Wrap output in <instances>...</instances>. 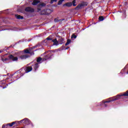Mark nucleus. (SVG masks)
<instances>
[{"mask_svg": "<svg viewBox=\"0 0 128 128\" xmlns=\"http://www.w3.org/2000/svg\"><path fill=\"white\" fill-rule=\"evenodd\" d=\"M8 54H5L2 55L0 56V60L4 62V64H6L8 60H12V62H16L18 60V58L16 56H14L12 54H10L8 57H6Z\"/></svg>", "mask_w": 128, "mask_h": 128, "instance_id": "1", "label": "nucleus"}, {"mask_svg": "<svg viewBox=\"0 0 128 128\" xmlns=\"http://www.w3.org/2000/svg\"><path fill=\"white\" fill-rule=\"evenodd\" d=\"M112 102V98H109V99H107L106 100H103L100 104V106H103L104 108H106V106H108V104H110V102Z\"/></svg>", "mask_w": 128, "mask_h": 128, "instance_id": "2", "label": "nucleus"}, {"mask_svg": "<svg viewBox=\"0 0 128 128\" xmlns=\"http://www.w3.org/2000/svg\"><path fill=\"white\" fill-rule=\"evenodd\" d=\"M52 11L50 9H44L41 10L40 14L41 16H48L52 14Z\"/></svg>", "mask_w": 128, "mask_h": 128, "instance_id": "3", "label": "nucleus"}, {"mask_svg": "<svg viewBox=\"0 0 128 128\" xmlns=\"http://www.w3.org/2000/svg\"><path fill=\"white\" fill-rule=\"evenodd\" d=\"M20 70L24 74H28V72H32V67L31 66H26V68H21Z\"/></svg>", "mask_w": 128, "mask_h": 128, "instance_id": "4", "label": "nucleus"}, {"mask_svg": "<svg viewBox=\"0 0 128 128\" xmlns=\"http://www.w3.org/2000/svg\"><path fill=\"white\" fill-rule=\"evenodd\" d=\"M20 70H18L17 72H14L13 74L12 75V76H16V78L18 80V78H21V76H24V72H22V70L20 71Z\"/></svg>", "mask_w": 128, "mask_h": 128, "instance_id": "5", "label": "nucleus"}, {"mask_svg": "<svg viewBox=\"0 0 128 128\" xmlns=\"http://www.w3.org/2000/svg\"><path fill=\"white\" fill-rule=\"evenodd\" d=\"M88 6V2H82L81 4H78L76 7V10H80L82 8V6Z\"/></svg>", "mask_w": 128, "mask_h": 128, "instance_id": "6", "label": "nucleus"}, {"mask_svg": "<svg viewBox=\"0 0 128 128\" xmlns=\"http://www.w3.org/2000/svg\"><path fill=\"white\" fill-rule=\"evenodd\" d=\"M46 4L44 2H40V4L37 6V12H39L40 10H42V8H44V6H46Z\"/></svg>", "mask_w": 128, "mask_h": 128, "instance_id": "7", "label": "nucleus"}, {"mask_svg": "<svg viewBox=\"0 0 128 128\" xmlns=\"http://www.w3.org/2000/svg\"><path fill=\"white\" fill-rule=\"evenodd\" d=\"M26 12H34V9L32 7H26L24 10Z\"/></svg>", "mask_w": 128, "mask_h": 128, "instance_id": "8", "label": "nucleus"}, {"mask_svg": "<svg viewBox=\"0 0 128 128\" xmlns=\"http://www.w3.org/2000/svg\"><path fill=\"white\" fill-rule=\"evenodd\" d=\"M30 56L25 54L24 55H21L19 56V58L20 60H26V58H30Z\"/></svg>", "mask_w": 128, "mask_h": 128, "instance_id": "9", "label": "nucleus"}, {"mask_svg": "<svg viewBox=\"0 0 128 128\" xmlns=\"http://www.w3.org/2000/svg\"><path fill=\"white\" fill-rule=\"evenodd\" d=\"M23 124H24V126H28V124H30V120L28 118H26L23 119Z\"/></svg>", "mask_w": 128, "mask_h": 128, "instance_id": "10", "label": "nucleus"}, {"mask_svg": "<svg viewBox=\"0 0 128 128\" xmlns=\"http://www.w3.org/2000/svg\"><path fill=\"white\" fill-rule=\"evenodd\" d=\"M58 42L59 44H64V39L62 37L59 36L58 39Z\"/></svg>", "mask_w": 128, "mask_h": 128, "instance_id": "11", "label": "nucleus"}, {"mask_svg": "<svg viewBox=\"0 0 128 128\" xmlns=\"http://www.w3.org/2000/svg\"><path fill=\"white\" fill-rule=\"evenodd\" d=\"M33 48H34V46L29 48H26L24 50V54H30V52L31 51Z\"/></svg>", "mask_w": 128, "mask_h": 128, "instance_id": "12", "label": "nucleus"}, {"mask_svg": "<svg viewBox=\"0 0 128 128\" xmlns=\"http://www.w3.org/2000/svg\"><path fill=\"white\" fill-rule=\"evenodd\" d=\"M50 59L52 58V54H49L46 56H45L44 57V58H43V62H44L46 60H48V59Z\"/></svg>", "mask_w": 128, "mask_h": 128, "instance_id": "13", "label": "nucleus"}, {"mask_svg": "<svg viewBox=\"0 0 128 128\" xmlns=\"http://www.w3.org/2000/svg\"><path fill=\"white\" fill-rule=\"evenodd\" d=\"M52 42H54L53 46H58V44H60L58 43V41L56 38L52 40Z\"/></svg>", "mask_w": 128, "mask_h": 128, "instance_id": "14", "label": "nucleus"}, {"mask_svg": "<svg viewBox=\"0 0 128 128\" xmlns=\"http://www.w3.org/2000/svg\"><path fill=\"white\" fill-rule=\"evenodd\" d=\"M40 68V65L38 64V63L36 62L34 65V70L35 72H36L38 70V68Z\"/></svg>", "mask_w": 128, "mask_h": 128, "instance_id": "15", "label": "nucleus"}, {"mask_svg": "<svg viewBox=\"0 0 128 128\" xmlns=\"http://www.w3.org/2000/svg\"><path fill=\"white\" fill-rule=\"evenodd\" d=\"M16 18H17V20H24V16H20V15H15Z\"/></svg>", "mask_w": 128, "mask_h": 128, "instance_id": "16", "label": "nucleus"}, {"mask_svg": "<svg viewBox=\"0 0 128 128\" xmlns=\"http://www.w3.org/2000/svg\"><path fill=\"white\" fill-rule=\"evenodd\" d=\"M40 2V0H34L33 2H32V6H36Z\"/></svg>", "mask_w": 128, "mask_h": 128, "instance_id": "17", "label": "nucleus"}, {"mask_svg": "<svg viewBox=\"0 0 128 128\" xmlns=\"http://www.w3.org/2000/svg\"><path fill=\"white\" fill-rule=\"evenodd\" d=\"M64 6H68V8H70L72 6V2H67L65 4Z\"/></svg>", "mask_w": 128, "mask_h": 128, "instance_id": "18", "label": "nucleus"}, {"mask_svg": "<svg viewBox=\"0 0 128 128\" xmlns=\"http://www.w3.org/2000/svg\"><path fill=\"white\" fill-rule=\"evenodd\" d=\"M42 58L39 57L37 58L36 62H37V64H40V62H42Z\"/></svg>", "mask_w": 128, "mask_h": 128, "instance_id": "19", "label": "nucleus"}, {"mask_svg": "<svg viewBox=\"0 0 128 128\" xmlns=\"http://www.w3.org/2000/svg\"><path fill=\"white\" fill-rule=\"evenodd\" d=\"M76 0H73V1L72 2V6H76Z\"/></svg>", "mask_w": 128, "mask_h": 128, "instance_id": "20", "label": "nucleus"}, {"mask_svg": "<svg viewBox=\"0 0 128 128\" xmlns=\"http://www.w3.org/2000/svg\"><path fill=\"white\" fill-rule=\"evenodd\" d=\"M15 122H12V123H8V124H8V126L9 128H12V126H14Z\"/></svg>", "mask_w": 128, "mask_h": 128, "instance_id": "21", "label": "nucleus"}, {"mask_svg": "<svg viewBox=\"0 0 128 128\" xmlns=\"http://www.w3.org/2000/svg\"><path fill=\"white\" fill-rule=\"evenodd\" d=\"M2 128H10L8 124H4L2 126Z\"/></svg>", "mask_w": 128, "mask_h": 128, "instance_id": "22", "label": "nucleus"}, {"mask_svg": "<svg viewBox=\"0 0 128 128\" xmlns=\"http://www.w3.org/2000/svg\"><path fill=\"white\" fill-rule=\"evenodd\" d=\"M72 42V40L68 39L67 40V42L65 44V46H68V44H70V42Z\"/></svg>", "mask_w": 128, "mask_h": 128, "instance_id": "23", "label": "nucleus"}, {"mask_svg": "<svg viewBox=\"0 0 128 128\" xmlns=\"http://www.w3.org/2000/svg\"><path fill=\"white\" fill-rule=\"evenodd\" d=\"M98 20H100V22H102V20H104V18L103 16H100L98 18Z\"/></svg>", "mask_w": 128, "mask_h": 128, "instance_id": "24", "label": "nucleus"}, {"mask_svg": "<svg viewBox=\"0 0 128 128\" xmlns=\"http://www.w3.org/2000/svg\"><path fill=\"white\" fill-rule=\"evenodd\" d=\"M64 0H59L58 2V6H60V4H62V2H64Z\"/></svg>", "mask_w": 128, "mask_h": 128, "instance_id": "25", "label": "nucleus"}, {"mask_svg": "<svg viewBox=\"0 0 128 128\" xmlns=\"http://www.w3.org/2000/svg\"><path fill=\"white\" fill-rule=\"evenodd\" d=\"M15 122L14 124H15V126H18V121H15V122Z\"/></svg>", "mask_w": 128, "mask_h": 128, "instance_id": "26", "label": "nucleus"}, {"mask_svg": "<svg viewBox=\"0 0 128 128\" xmlns=\"http://www.w3.org/2000/svg\"><path fill=\"white\" fill-rule=\"evenodd\" d=\"M29 54H30V56H34V51L32 52V50L30 51Z\"/></svg>", "mask_w": 128, "mask_h": 128, "instance_id": "27", "label": "nucleus"}, {"mask_svg": "<svg viewBox=\"0 0 128 128\" xmlns=\"http://www.w3.org/2000/svg\"><path fill=\"white\" fill-rule=\"evenodd\" d=\"M54 22H60V20H58V18H56L54 19Z\"/></svg>", "mask_w": 128, "mask_h": 128, "instance_id": "28", "label": "nucleus"}, {"mask_svg": "<svg viewBox=\"0 0 128 128\" xmlns=\"http://www.w3.org/2000/svg\"><path fill=\"white\" fill-rule=\"evenodd\" d=\"M71 38H76V36L74 34H72Z\"/></svg>", "mask_w": 128, "mask_h": 128, "instance_id": "29", "label": "nucleus"}, {"mask_svg": "<svg viewBox=\"0 0 128 128\" xmlns=\"http://www.w3.org/2000/svg\"><path fill=\"white\" fill-rule=\"evenodd\" d=\"M58 2V0H51L50 4H54V2Z\"/></svg>", "mask_w": 128, "mask_h": 128, "instance_id": "30", "label": "nucleus"}, {"mask_svg": "<svg viewBox=\"0 0 128 128\" xmlns=\"http://www.w3.org/2000/svg\"><path fill=\"white\" fill-rule=\"evenodd\" d=\"M46 40H52V41L53 40L52 38H50V37L47 38H46Z\"/></svg>", "mask_w": 128, "mask_h": 128, "instance_id": "31", "label": "nucleus"}, {"mask_svg": "<svg viewBox=\"0 0 128 128\" xmlns=\"http://www.w3.org/2000/svg\"><path fill=\"white\" fill-rule=\"evenodd\" d=\"M24 119H23V120H21L20 121H18V124H22V122L24 123Z\"/></svg>", "mask_w": 128, "mask_h": 128, "instance_id": "32", "label": "nucleus"}, {"mask_svg": "<svg viewBox=\"0 0 128 128\" xmlns=\"http://www.w3.org/2000/svg\"><path fill=\"white\" fill-rule=\"evenodd\" d=\"M60 22H64V20H66V19L64 18H62L60 20Z\"/></svg>", "mask_w": 128, "mask_h": 128, "instance_id": "33", "label": "nucleus"}, {"mask_svg": "<svg viewBox=\"0 0 128 128\" xmlns=\"http://www.w3.org/2000/svg\"><path fill=\"white\" fill-rule=\"evenodd\" d=\"M30 124L32 126V128H34V124H32V122H30Z\"/></svg>", "mask_w": 128, "mask_h": 128, "instance_id": "34", "label": "nucleus"}, {"mask_svg": "<svg viewBox=\"0 0 128 128\" xmlns=\"http://www.w3.org/2000/svg\"><path fill=\"white\" fill-rule=\"evenodd\" d=\"M62 50H64V46H62Z\"/></svg>", "mask_w": 128, "mask_h": 128, "instance_id": "35", "label": "nucleus"}, {"mask_svg": "<svg viewBox=\"0 0 128 128\" xmlns=\"http://www.w3.org/2000/svg\"><path fill=\"white\" fill-rule=\"evenodd\" d=\"M68 48H70V47H67L66 48V50H68Z\"/></svg>", "mask_w": 128, "mask_h": 128, "instance_id": "36", "label": "nucleus"}, {"mask_svg": "<svg viewBox=\"0 0 128 128\" xmlns=\"http://www.w3.org/2000/svg\"><path fill=\"white\" fill-rule=\"evenodd\" d=\"M2 50H0V54H2Z\"/></svg>", "mask_w": 128, "mask_h": 128, "instance_id": "37", "label": "nucleus"}]
</instances>
